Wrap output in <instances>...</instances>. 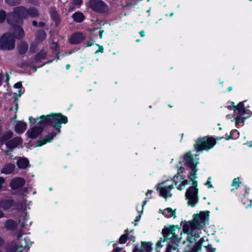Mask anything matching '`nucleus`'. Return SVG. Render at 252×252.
Instances as JSON below:
<instances>
[{
    "mask_svg": "<svg viewBox=\"0 0 252 252\" xmlns=\"http://www.w3.org/2000/svg\"><path fill=\"white\" fill-rule=\"evenodd\" d=\"M209 213V211H204L194 214L192 220L184 223L183 230L187 236L183 243L184 252H199L201 250L202 246L206 248L207 252H216V249L208 244V239L206 237H203L197 241L200 237L201 229L208 223Z\"/></svg>",
    "mask_w": 252,
    "mask_h": 252,
    "instance_id": "1",
    "label": "nucleus"
},
{
    "mask_svg": "<svg viewBox=\"0 0 252 252\" xmlns=\"http://www.w3.org/2000/svg\"><path fill=\"white\" fill-rule=\"evenodd\" d=\"M199 158L195 155V157L191 155L190 152H188L185 154L184 157L179 161V163H184V165L189 167L190 170L189 172V175L188 177L189 179V181L187 179H185V176L183 174L184 168L180 166L178 169L177 174L176 175H182L183 179L178 182L180 183L178 185H176L178 190H183L190 182H192V186H190L187 190L186 193V198L188 200V203L189 206H194L198 201L197 189V181L196 180L197 178L196 172L197 169L196 166L198 163Z\"/></svg>",
    "mask_w": 252,
    "mask_h": 252,
    "instance_id": "2",
    "label": "nucleus"
},
{
    "mask_svg": "<svg viewBox=\"0 0 252 252\" xmlns=\"http://www.w3.org/2000/svg\"><path fill=\"white\" fill-rule=\"evenodd\" d=\"M182 231L184 232L178 225L164 227L162 233L168 242L165 252H178V244L181 241Z\"/></svg>",
    "mask_w": 252,
    "mask_h": 252,
    "instance_id": "3",
    "label": "nucleus"
},
{
    "mask_svg": "<svg viewBox=\"0 0 252 252\" xmlns=\"http://www.w3.org/2000/svg\"><path fill=\"white\" fill-rule=\"evenodd\" d=\"M40 119L38 124L51 126L60 132L61 124L67 123V118L61 113L52 114L51 115H42L39 118L33 119L34 121Z\"/></svg>",
    "mask_w": 252,
    "mask_h": 252,
    "instance_id": "4",
    "label": "nucleus"
},
{
    "mask_svg": "<svg viewBox=\"0 0 252 252\" xmlns=\"http://www.w3.org/2000/svg\"><path fill=\"white\" fill-rule=\"evenodd\" d=\"M182 179V175H175L172 180L164 181L157 185L156 188L159 192V195L166 200L172 196L171 190L174 189L173 183L177 185L178 182Z\"/></svg>",
    "mask_w": 252,
    "mask_h": 252,
    "instance_id": "5",
    "label": "nucleus"
},
{
    "mask_svg": "<svg viewBox=\"0 0 252 252\" xmlns=\"http://www.w3.org/2000/svg\"><path fill=\"white\" fill-rule=\"evenodd\" d=\"M233 108L235 123L238 125H243L245 120L250 117L252 114V112L245 108L243 102H240L237 107H234Z\"/></svg>",
    "mask_w": 252,
    "mask_h": 252,
    "instance_id": "6",
    "label": "nucleus"
},
{
    "mask_svg": "<svg viewBox=\"0 0 252 252\" xmlns=\"http://www.w3.org/2000/svg\"><path fill=\"white\" fill-rule=\"evenodd\" d=\"M15 39L11 32L4 33L0 37V49L10 51L15 48Z\"/></svg>",
    "mask_w": 252,
    "mask_h": 252,
    "instance_id": "7",
    "label": "nucleus"
},
{
    "mask_svg": "<svg viewBox=\"0 0 252 252\" xmlns=\"http://www.w3.org/2000/svg\"><path fill=\"white\" fill-rule=\"evenodd\" d=\"M216 144V141L213 137H205L198 139L194 145V147L196 151L201 152L203 150H209Z\"/></svg>",
    "mask_w": 252,
    "mask_h": 252,
    "instance_id": "8",
    "label": "nucleus"
},
{
    "mask_svg": "<svg viewBox=\"0 0 252 252\" xmlns=\"http://www.w3.org/2000/svg\"><path fill=\"white\" fill-rule=\"evenodd\" d=\"M90 8L95 12L104 13L108 10L107 5L101 0H90Z\"/></svg>",
    "mask_w": 252,
    "mask_h": 252,
    "instance_id": "9",
    "label": "nucleus"
},
{
    "mask_svg": "<svg viewBox=\"0 0 252 252\" xmlns=\"http://www.w3.org/2000/svg\"><path fill=\"white\" fill-rule=\"evenodd\" d=\"M6 21L8 24L12 27L17 25H22L23 23V20L20 18L16 14L14 13V11L9 12L6 16Z\"/></svg>",
    "mask_w": 252,
    "mask_h": 252,
    "instance_id": "10",
    "label": "nucleus"
},
{
    "mask_svg": "<svg viewBox=\"0 0 252 252\" xmlns=\"http://www.w3.org/2000/svg\"><path fill=\"white\" fill-rule=\"evenodd\" d=\"M21 25H17L12 27L11 29V33L13 34L15 39L21 40L24 38L25 33L24 29Z\"/></svg>",
    "mask_w": 252,
    "mask_h": 252,
    "instance_id": "11",
    "label": "nucleus"
},
{
    "mask_svg": "<svg viewBox=\"0 0 252 252\" xmlns=\"http://www.w3.org/2000/svg\"><path fill=\"white\" fill-rule=\"evenodd\" d=\"M85 39V35L81 32H77L72 34L69 39L71 44H77L81 43Z\"/></svg>",
    "mask_w": 252,
    "mask_h": 252,
    "instance_id": "12",
    "label": "nucleus"
},
{
    "mask_svg": "<svg viewBox=\"0 0 252 252\" xmlns=\"http://www.w3.org/2000/svg\"><path fill=\"white\" fill-rule=\"evenodd\" d=\"M43 130V127L41 126H35L29 129L27 134L28 137L34 139L40 134Z\"/></svg>",
    "mask_w": 252,
    "mask_h": 252,
    "instance_id": "13",
    "label": "nucleus"
},
{
    "mask_svg": "<svg viewBox=\"0 0 252 252\" xmlns=\"http://www.w3.org/2000/svg\"><path fill=\"white\" fill-rule=\"evenodd\" d=\"M49 12L52 20L55 22V26L58 27L61 23V18L56 7H50Z\"/></svg>",
    "mask_w": 252,
    "mask_h": 252,
    "instance_id": "14",
    "label": "nucleus"
},
{
    "mask_svg": "<svg viewBox=\"0 0 252 252\" xmlns=\"http://www.w3.org/2000/svg\"><path fill=\"white\" fill-rule=\"evenodd\" d=\"M25 184V180L20 177L15 178L12 180L9 184L13 189H17L22 187Z\"/></svg>",
    "mask_w": 252,
    "mask_h": 252,
    "instance_id": "15",
    "label": "nucleus"
},
{
    "mask_svg": "<svg viewBox=\"0 0 252 252\" xmlns=\"http://www.w3.org/2000/svg\"><path fill=\"white\" fill-rule=\"evenodd\" d=\"M22 141L21 137H15L6 142L5 145L9 150L13 151L14 148L22 143Z\"/></svg>",
    "mask_w": 252,
    "mask_h": 252,
    "instance_id": "16",
    "label": "nucleus"
},
{
    "mask_svg": "<svg viewBox=\"0 0 252 252\" xmlns=\"http://www.w3.org/2000/svg\"><path fill=\"white\" fill-rule=\"evenodd\" d=\"M14 13L16 14L20 18H28V9L23 6H17L13 8Z\"/></svg>",
    "mask_w": 252,
    "mask_h": 252,
    "instance_id": "17",
    "label": "nucleus"
},
{
    "mask_svg": "<svg viewBox=\"0 0 252 252\" xmlns=\"http://www.w3.org/2000/svg\"><path fill=\"white\" fill-rule=\"evenodd\" d=\"M152 244L150 242H142L140 249H135L133 252H152Z\"/></svg>",
    "mask_w": 252,
    "mask_h": 252,
    "instance_id": "18",
    "label": "nucleus"
},
{
    "mask_svg": "<svg viewBox=\"0 0 252 252\" xmlns=\"http://www.w3.org/2000/svg\"><path fill=\"white\" fill-rule=\"evenodd\" d=\"M16 164L18 168L20 169H25L30 166L28 159L23 157L18 158Z\"/></svg>",
    "mask_w": 252,
    "mask_h": 252,
    "instance_id": "19",
    "label": "nucleus"
},
{
    "mask_svg": "<svg viewBox=\"0 0 252 252\" xmlns=\"http://www.w3.org/2000/svg\"><path fill=\"white\" fill-rule=\"evenodd\" d=\"M15 165L14 164L9 163L4 165L0 171L1 173L9 174L11 173L15 169Z\"/></svg>",
    "mask_w": 252,
    "mask_h": 252,
    "instance_id": "20",
    "label": "nucleus"
},
{
    "mask_svg": "<svg viewBox=\"0 0 252 252\" xmlns=\"http://www.w3.org/2000/svg\"><path fill=\"white\" fill-rule=\"evenodd\" d=\"M17 48L19 54L21 55H23L27 52L29 46L26 41H22L18 45Z\"/></svg>",
    "mask_w": 252,
    "mask_h": 252,
    "instance_id": "21",
    "label": "nucleus"
},
{
    "mask_svg": "<svg viewBox=\"0 0 252 252\" xmlns=\"http://www.w3.org/2000/svg\"><path fill=\"white\" fill-rule=\"evenodd\" d=\"M46 37V33L43 30H40L35 33L36 42L37 43L42 42Z\"/></svg>",
    "mask_w": 252,
    "mask_h": 252,
    "instance_id": "22",
    "label": "nucleus"
},
{
    "mask_svg": "<svg viewBox=\"0 0 252 252\" xmlns=\"http://www.w3.org/2000/svg\"><path fill=\"white\" fill-rule=\"evenodd\" d=\"M162 214L167 218H173L175 219L176 216V210H173L171 208H167L164 210L162 211Z\"/></svg>",
    "mask_w": 252,
    "mask_h": 252,
    "instance_id": "23",
    "label": "nucleus"
},
{
    "mask_svg": "<svg viewBox=\"0 0 252 252\" xmlns=\"http://www.w3.org/2000/svg\"><path fill=\"white\" fill-rule=\"evenodd\" d=\"M13 205V200L12 199H5L0 201V208L4 210L9 209Z\"/></svg>",
    "mask_w": 252,
    "mask_h": 252,
    "instance_id": "24",
    "label": "nucleus"
},
{
    "mask_svg": "<svg viewBox=\"0 0 252 252\" xmlns=\"http://www.w3.org/2000/svg\"><path fill=\"white\" fill-rule=\"evenodd\" d=\"M26 123L23 122H19L15 126V131L18 133H22L26 129Z\"/></svg>",
    "mask_w": 252,
    "mask_h": 252,
    "instance_id": "25",
    "label": "nucleus"
},
{
    "mask_svg": "<svg viewBox=\"0 0 252 252\" xmlns=\"http://www.w3.org/2000/svg\"><path fill=\"white\" fill-rule=\"evenodd\" d=\"M72 17L75 22L81 23L84 20L85 16L82 12H76L72 15Z\"/></svg>",
    "mask_w": 252,
    "mask_h": 252,
    "instance_id": "26",
    "label": "nucleus"
},
{
    "mask_svg": "<svg viewBox=\"0 0 252 252\" xmlns=\"http://www.w3.org/2000/svg\"><path fill=\"white\" fill-rule=\"evenodd\" d=\"M13 135V132L9 130L6 132L3 133L1 137L0 138V142L3 143L4 142H6L9 139H10Z\"/></svg>",
    "mask_w": 252,
    "mask_h": 252,
    "instance_id": "27",
    "label": "nucleus"
},
{
    "mask_svg": "<svg viewBox=\"0 0 252 252\" xmlns=\"http://www.w3.org/2000/svg\"><path fill=\"white\" fill-rule=\"evenodd\" d=\"M16 225L15 221L12 220H8L4 222V226L7 229L12 230Z\"/></svg>",
    "mask_w": 252,
    "mask_h": 252,
    "instance_id": "28",
    "label": "nucleus"
},
{
    "mask_svg": "<svg viewBox=\"0 0 252 252\" xmlns=\"http://www.w3.org/2000/svg\"><path fill=\"white\" fill-rule=\"evenodd\" d=\"M46 56V52L44 50H41L38 54L34 57V61L38 62L41 60L44 59Z\"/></svg>",
    "mask_w": 252,
    "mask_h": 252,
    "instance_id": "29",
    "label": "nucleus"
},
{
    "mask_svg": "<svg viewBox=\"0 0 252 252\" xmlns=\"http://www.w3.org/2000/svg\"><path fill=\"white\" fill-rule=\"evenodd\" d=\"M39 15L38 12L35 8L32 7L28 9V17H36Z\"/></svg>",
    "mask_w": 252,
    "mask_h": 252,
    "instance_id": "30",
    "label": "nucleus"
},
{
    "mask_svg": "<svg viewBox=\"0 0 252 252\" xmlns=\"http://www.w3.org/2000/svg\"><path fill=\"white\" fill-rule=\"evenodd\" d=\"M128 237V229L125 230V233L122 235L119 239V244H124L126 242Z\"/></svg>",
    "mask_w": 252,
    "mask_h": 252,
    "instance_id": "31",
    "label": "nucleus"
},
{
    "mask_svg": "<svg viewBox=\"0 0 252 252\" xmlns=\"http://www.w3.org/2000/svg\"><path fill=\"white\" fill-rule=\"evenodd\" d=\"M30 244L29 240L24 239V240L21 239L20 244L17 246L18 248L21 249L22 248H26L29 247Z\"/></svg>",
    "mask_w": 252,
    "mask_h": 252,
    "instance_id": "32",
    "label": "nucleus"
},
{
    "mask_svg": "<svg viewBox=\"0 0 252 252\" xmlns=\"http://www.w3.org/2000/svg\"><path fill=\"white\" fill-rule=\"evenodd\" d=\"M5 249L6 252H16L17 250L19 249L17 246L12 244L7 245Z\"/></svg>",
    "mask_w": 252,
    "mask_h": 252,
    "instance_id": "33",
    "label": "nucleus"
},
{
    "mask_svg": "<svg viewBox=\"0 0 252 252\" xmlns=\"http://www.w3.org/2000/svg\"><path fill=\"white\" fill-rule=\"evenodd\" d=\"M27 217V213H23L19 217V223L20 224L22 227H24L25 225V220Z\"/></svg>",
    "mask_w": 252,
    "mask_h": 252,
    "instance_id": "34",
    "label": "nucleus"
},
{
    "mask_svg": "<svg viewBox=\"0 0 252 252\" xmlns=\"http://www.w3.org/2000/svg\"><path fill=\"white\" fill-rule=\"evenodd\" d=\"M6 3L10 6H15L21 3V0H5Z\"/></svg>",
    "mask_w": 252,
    "mask_h": 252,
    "instance_id": "35",
    "label": "nucleus"
},
{
    "mask_svg": "<svg viewBox=\"0 0 252 252\" xmlns=\"http://www.w3.org/2000/svg\"><path fill=\"white\" fill-rule=\"evenodd\" d=\"M6 16L5 11L2 9L0 11V23H3L6 20Z\"/></svg>",
    "mask_w": 252,
    "mask_h": 252,
    "instance_id": "36",
    "label": "nucleus"
},
{
    "mask_svg": "<svg viewBox=\"0 0 252 252\" xmlns=\"http://www.w3.org/2000/svg\"><path fill=\"white\" fill-rule=\"evenodd\" d=\"M118 245V244H113V250L112 252H122L123 248L121 247H119Z\"/></svg>",
    "mask_w": 252,
    "mask_h": 252,
    "instance_id": "37",
    "label": "nucleus"
},
{
    "mask_svg": "<svg viewBox=\"0 0 252 252\" xmlns=\"http://www.w3.org/2000/svg\"><path fill=\"white\" fill-rule=\"evenodd\" d=\"M56 133L49 134L46 135L45 136L44 139L45 140H47V143L48 142H50L51 141V140L53 138V137L56 136Z\"/></svg>",
    "mask_w": 252,
    "mask_h": 252,
    "instance_id": "38",
    "label": "nucleus"
},
{
    "mask_svg": "<svg viewBox=\"0 0 252 252\" xmlns=\"http://www.w3.org/2000/svg\"><path fill=\"white\" fill-rule=\"evenodd\" d=\"M241 182H239V178H235L232 181V186L238 188Z\"/></svg>",
    "mask_w": 252,
    "mask_h": 252,
    "instance_id": "39",
    "label": "nucleus"
},
{
    "mask_svg": "<svg viewBox=\"0 0 252 252\" xmlns=\"http://www.w3.org/2000/svg\"><path fill=\"white\" fill-rule=\"evenodd\" d=\"M47 143V140H45L44 139H42L41 140H39L36 142L37 147H40L42 146L44 144H45Z\"/></svg>",
    "mask_w": 252,
    "mask_h": 252,
    "instance_id": "40",
    "label": "nucleus"
},
{
    "mask_svg": "<svg viewBox=\"0 0 252 252\" xmlns=\"http://www.w3.org/2000/svg\"><path fill=\"white\" fill-rule=\"evenodd\" d=\"M37 51V46L34 44L31 45L30 52L32 53H35Z\"/></svg>",
    "mask_w": 252,
    "mask_h": 252,
    "instance_id": "41",
    "label": "nucleus"
},
{
    "mask_svg": "<svg viewBox=\"0 0 252 252\" xmlns=\"http://www.w3.org/2000/svg\"><path fill=\"white\" fill-rule=\"evenodd\" d=\"M14 103H15V111L16 112L18 110V103H17V101L18 100V97H17V94H16V93H14Z\"/></svg>",
    "mask_w": 252,
    "mask_h": 252,
    "instance_id": "42",
    "label": "nucleus"
},
{
    "mask_svg": "<svg viewBox=\"0 0 252 252\" xmlns=\"http://www.w3.org/2000/svg\"><path fill=\"white\" fill-rule=\"evenodd\" d=\"M58 45L57 42H53L52 43V44L50 45V48L54 50L55 51H57V49L58 48Z\"/></svg>",
    "mask_w": 252,
    "mask_h": 252,
    "instance_id": "43",
    "label": "nucleus"
},
{
    "mask_svg": "<svg viewBox=\"0 0 252 252\" xmlns=\"http://www.w3.org/2000/svg\"><path fill=\"white\" fill-rule=\"evenodd\" d=\"M205 185L208 186V187L209 188H213V186H212V185L211 184V177H208V180H207V182L205 183Z\"/></svg>",
    "mask_w": 252,
    "mask_h": 252,
    "instance_id": "44",
    "label": "nucleus"
},
{
    "mask_svg": "<svg viewBox=\"0 0 252 252\" xmlns=\"http://www.w3.org/2000/svg\"><path fill=\"white\" fill-rule=\"evenodd\" d=\"M82 3V0H73L72 3L75 5H80Z\"/></svg>",
    "mask_w": 252,
    "mask_h": 252,
    "instance_id": "45",
    "label": "nucleus"
},
{
    "mask_svg": "<svg viewBox=\"0 0 252 252\" xmlns=\"http://www.w3.org/2000/svg\"><path fill=\"white\" fill-rule=\"evenodd\" d=\"M5 182V179L2 177H0V191L3 188V184Z\"/></svg>",
    "mask_w": 252,
    "mask_h": 252,
    "instance_id": "46",
    "label": "nucleus"
},
{
    "mask_svg": "<svg viewBox=\"0 0 252 252\" xmlns=\"http://www.w3.org/2000/svg\"><path fill=\"white\" fill-rule=\"evenodd\" d=\"M165 241V240L164 239H162V238H160V240L158 242V243L157 244V246L158 247H162L161 243L162 242H164Z\"/></svg>",
    "mask_w": 252,
    "mask_h": 252,
    "instance_id": "47",
    "label": "nucleus"
},
{
    "mask_svg": "<svg viewBox=\"0 0 252 252\" xmlns=\"http://www.w3.org/2000/svg\"><path fill=\"white\" fill-rule=\"evenodd\" d=\"M96 45L98 46V49L95 52V54H97L99 52H102L103 50V46L97 44Z\"/></svg>",
    "mask_w": 252,
    "mask_h": 252,
    "instance_id": "48",
    "label": "nucleus"
},
{
    "mask_svg": "<svg viewBox=\"0 0 252 252\" xmlns=\"http://www.w3.org/2000/svg\"><path fill=\"white\" fill-rule=\"evenodd\" d=\"M22 86V83L21 82H19L14 84V87L15 88L19 89L21 88Z\"/></svg>",
    "mask_w": 252,
    "mask_h": 252,
    "instance_id": "49",
    "label": "nucleus"
},
{
    "mask_svg": "<svg viewBox=\"0 0 252 252\" xmlns=\"http://www.w3.org/2000/svg\"><path fill=\"white\" fill-rule=\"evenodd\" d=\"M93 40L92 38H90V40L86 42V45L87 47L91 46L93 44Z\"/></svg>",
    "mask_w": 252,
    "mask_h": 252,
    "instance_id": "50",
    "label": "nucleus"
},
{
    "mask_svg": "<svg viewBox=\"0 0 252 252\" xmlns=\"http://www.w3.org/2000/svg\"><path fill=\"white\" fill-rule=\"evenodd\" d=\"M45 25V23L43 22H40L37 24V27H43Z\"/></svg>",
    "mask_w": 252,
    "mask_h": 252,
    "instance_id": "51",
    "label": "nucleus"
},
{
    "mask_svg": "<svg viewBox=\"0 0 252 252\" xmlns=\"http://www.w3.org/2000/svg\"><path fill=\"white\" fill-rule=\"evenodd\" d=\"M128 239H129L130 241H135V237L133 236L132 235H129L128 237Z\"/></svg>",
    "mask_w": 252,
    "mask_h": 252,
    "instance_id": "52",
    "label": "nucleus"
},
{
    "mask_svg": "<svg viewBox=\"0 0 252 252\" xmlns=\"http://www.w3.org/2000/svg\"><path fill=\"white\" fill-rule=\"evenodd\" d=\"M12 151H11V150H9V149H8V150H5V151H4V153H5V154L6 155L8 156V155H10L11 154V152H12Z\"/></svg>",
    "mask_w": 252,
    "mask_h": 252,
    "instance_id": "53",
    "label": "nucleus"
},
{
    "mask_svg": "<svg viewBox=\"0 0 252 252\" xmlns=\"http://www.w3.org/2000/svg\"><path fill=\"white\" fill-rule=\"evenodd\" d=\"M103 32V30H99L98 31V33L99 34V36L100 38H102Z\"/></svg>",
    "mask_w": 252,
    "mask_h": 252,
    "instance_id": "54",
    "label": "nucleus"
},
{
    "mask_svg": "<svg viewBox=\"0 0 252 252\" xmlns=\"http://www.w3.org/2000/svg\"><path fill=\"white\" fill-rule=\"evenodd\" d=\"M147 200H145L143 202V204L142 205V208H141V213L142 214V212H143V208H144V205L146 204L147 203Z\"/></svg>",
    "mask_w": 252,
    "mask_h": 252,
    "instance_id": "55",
    "label": "nucleus"
},
{
    "mask_svg": "<svg viewBox=\"0 0 252 252\" xmlns=\"http://www.w3.org/2000/svg\"><path fill=\"white\" fill-rule=\"evenodd\" d=\"M139 34L141 37H144L145 36V32L144 31H141L139 32Z\"/></svg>",
    "mask_w": 252,
    "mask_h": 252,
    "instance_id": "56",
    "label": "nucleus"
},
{
    "mask_svg": "<svg viewBox=\"0 0 252 252\" xmlns=\"http://www.w3.org/2000/svg\"><path fill=\"white\" fill-rule=\"evenodd\" d=\"M141 214H139L138 216L136 217V219L135 220V221H138L141 218Z\"/></svg>",
    "mask_w": 252,
    "mask_h": 252,
    "instance_id": "57",
    "label": "nucleus"
},
{
    "mask_svg": "<svg viewBox=\"0 0 252 252\" xmlns=\"http://www.w3.org/2000/svg\"><path fill=\"white\" fill-rule=\"evenodd\" d=\"M32 25L34 26V27H37V24L38 23H37V22L35 20H33L32 22Z\"/></svg>",
    "mask_w": 252,
    "mask_h": 252,
    "instance_id": "58",
    "label": "nucleus"
},
{
    "mask_svg": "<svg viewBox=\"0 0 252 252\" xmlns=\"http://www.w3.org/2000/svg\"><path fill=\"white\" fill-rule=\"evenodd\" d=\"M98 30V28H95V29H94L92 31V34H96V33H95V32L97 31Z\"/></svg>",
    "mask_w": 252,
    "mask_h": 252,
    "instance_id": "59",
    "label": "nucleus"
},
{
    "mask_svg": "<svg viewBox=\"0 0 252 252\" xmlns=\"http://www.w3.org/2000/svg\"><path fill=\"white\" fill-rule=\"evenodd\" d=\"M152 191L151 190H148V191L146 193V195L147 196H148L149 195H150V194H151L152 193Z\"/></svg>",
    "mask_w": 252,
    "mask_h": 252,
    "instance_id": "60",
    "label": "nucleus"
},
{
    "mask_svg": "<svg viewBox=\"0 0 252 252\" xmlns=\"http://www.w3.org/2000/svg\"><path fill=\"white\" fill-rule=\"evenodd\" d=\"M23 93V92H22L21 90L19 91L18 94H17V96H20Z\"/></svg>",
    "mask_w": 252,
    "mask_h": 252,
    "instance_id": "61",
    "label": "nucleus"
},
{
    "mask_svg": "<svg viewBox=\"0 0 252 252\" xmlns=\"http://www.w3.org/2000/svg\"><path fill=\"white\" fill-rule=\"evenodd\" d=\"M55 59H57V60L56 61V62H57V60L59 59V55L58 54L56 53H55Z\"/></svg>",
    "mask_w": 252,
    "mask_h": 252,
    "instance_id": "62",
    "label": "nucleus"
},
{
    "mask_svg": "<svg viewBox=\"0 0 252 252\" xmlns=\"http://www.w3.org/2000/svg\"><path fill=\"white\" fill-rule=\"evenodd\" d=\"M4 242L2 239L0 237V246L2 245Z\"/></svg>",
    "mask_w": 252,
    "mask_h": 252,
    "instance_id": "63",
    "label": "nucleus"
},
{
    "mask_svg": "<svg viewBox=\"0 0 252 252\" xmlns=\"http://www.w3.org/2000/svg\"><path fill=\"white\" fill-rule=\"evenodd\" d=\"M32 69L34 71V72H35L36 71V69H37V66H34L32 67Z\"/></svg>",
    "mask_w": 252,
    "mask_h": 252,
    "instance_id": "64",
    "label": "nucleus"
}]
</instances>
